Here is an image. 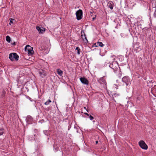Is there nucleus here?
<instances>
[{
	"label": "nucleus",
	"instance_id": "f257e3e1",
	"mask_svg": "<svg viewBox=\"0 0 156 156\" xmlns=\"http://www.w3.org/2000/svg\"><path fill=\"white\" fill-rule=\"evenodd\" d=\"M115 56L114 55H112L111 56V58H113V61L109 65V67L112 68L114 72L115 73L119 68L118 64L117 61H115Z\"/></svg>",
	"mask_w": 156,
	"mask_h": 156
},
{
	"label": "nucleus",
	"instance_id": "f03ea898",
	"mask_svg": "<svg viewBox=\"0 0 156 156\" xmlns=\"http://www.w3.org/2000/svg\"><path fill=\"white\" fill-rule=\"evenodd\" d=\"M122 81L123 83V85H126L127 86L130 84L131 80L128 76H125L122 78Z\"/></svg>",
	"mask_w": 156,
	"mask_h": 156
},
{
	"label": "nucleus",
	"instance_id": "7ed1b4c3",
	"mask_svg": "<svg viewBox=\"0 0 156 156\" xmlns=\"http://www.w3.org/2000/svg\"><path fill=\"white\" fill-rule=\"evenodd\" d=\"M25 51L26 52L28 53V55L29 56L32 55L34 53L33 48L29 45L26 46L25 48Z\"/></svg>",
	"mask_w": 156,
	"mask_h": 156
},
{
	"label": "nucleus",
	"instance_id": "20e7f679",
	"mask_svg": "<svg viewBox=\"0 0 156 156\" xmlns=\"http://www.w3.org/2000/svg\"><path fill=\"white\" fill-rule=\"evenodd\" d=\"M19 56L16 53H10L9 58L12 61L16 60L17 61L19 59Z\"/></svg>",
	"mask_w": 156,
	"mask_h": 156
},
{
	"label": "nucleus",
	"instance_id": "39448f33",
	"mask_svg": "<svg viewBox=\"0 0 156 156\" xmlns=\"http://www.w3.org/2000/svg\"><path fill=\"white\" fill-rule=\"evenodd\" d=\"M98 81L99 83L102 85L105 89H107V83L106 80L104 79V77L99 79Z\"/></svg>",
	"mask_w": 156,
	"mask_h": 156
},
{
	"label": "nucleus",
	"instance_id": "423d86ee",
	"mask_svg": "<svg viewBox=\"0 0 156 156\" xmlns=\"http://www.w3.org/2000/svg\"><path fill=\"white\" fill-rule=\"evenodd\" d=\"M139 145L140 147L142 149L147 150L148 148L147 145L143 140H140L139 142Z\"/></svg>",
	"mask_w": 156,
	"mask_h": 156
},
{
	"label": "nucleus",
	"instance_id": "0eeeda50",
	"mask_svg": "<svg viewBox=\"0 0 156 156\" xmlns=\"http://www.w3.org/2000/svg\"><path fill=\"white\" fill-rule=\"evenodd\" d=\"M76 19L78 20H80L82 18L83 16V12L81 10L79 9L76 12Z\"/></svg>",
	"mask_w": 156,
	"mask_h": 156
},
{
	"label": "nucleus",
	"instance_id": "6e6552de",
	"mask_svg": "<svg viewBox=\"0 0 156 156\" xmlns=\"http://www.w3.org/2000/svg\"><path fill=\"white\" fill-rule=\"evenodd\" d=\"M80 80L83 84L88 85L89 82L86 78L84 77H81L80 78Z\"/></svg>",
	"mask_w": 156,
	"mask_h": 156
},
{
	"label": "nucleus",
	"instance_id": "1a4fd4ad",
	"mask_svg": "<svg viewBox=\"0 0 156 156\" xmlns=\"http://www.w3.org/2000/svg\"><path fill=\"white\" fill-rule=\"evenodd\" d=\"M81 38L82 39L83 42L85 43H87L88 42V40L84 32L83 31H81Z\"/></svg>",
	"mask_w": 156,
	"mask_h": 156
},
{
	"label": "nucleus",
	"instance_id": "9d476101",
	"mask_svg": "<svg viewBox=\"0 0 156 156\" xmlns=\"http://www.w3.org/2000/svg\"><path fill=\"white\" fill-rule=\"evenodd\" d=\"M111 93L114 100L115 102V98L116 99H118L120 96V94L119 93H117L115 92H112Z\"/></svg>",
	"mask_w": 156,
	"mask_h": 156
},
{
	"label": "nucleus",
	"instance_id": "9b49d317",
	"mask_svg": "<svg viewBox=\"0 0 156 156\" xmlns=\"http://www.w3.org/2000/svg\"><path fill=\"white\" fill-rule=\"evenodd\" d=\"M36 28L39 33H43L44 31H45L44 29L43 28L40 27H39L37 26L36 27Z\"/></svg>",
	"mask_w": 156,
	"mask_h": 156
},
{
	"label": "nucleus",
	"instance_id": "f8f14e48",
	"mask_svg": "<svg viewBox=\"0 0 156 156\" xmlns=\"http://www.w3.org/2000/svg\"><path fill=\"white\" fill-rule=\"evenodd\" d=\"M113 3L112 1H109L108 3V6L111 9H113Z\"/></svg>",
	"mask_w": 156,
	"mask_h": 156
},
{
	"label": "nucleus",
	"instance_id": "ddd939ff",
	"mask_svg": "<svg viewBox=\"0 0 156 156\" xmlns=\"http://www.w3.org/2000/svg\"><path fill=\"white\" fill-rule=\"evenodd\" d=\"M95 47H98L100 46L101 47H103L105 45L104 44H103V43L101 42H98L97 43H95Z\"/></svg>",
	"mask_w": 156,
	"mask_h": 156
},
{
	"label": "nucleus",
	"instance_id": "4468645a",
	"mask_svg": "<svg viewBox=\"0 0 156 156\" xmlns=\"http://www.w3.org/2000/svg\"><path fill=\"white\" fill-rule=\"evenodd\" d=\"M39 74L40 76L42 77H44L46 75V73L44 71L42 70L41 71L39 72Z\"/></svg>",
	"mask_w": 156,
	"mask_h": 156
},
{
	"label": "nucleus",
	"instance_id": "2eb2a0df",
	"mask_svg": "<svg viewBox=\"0 0 156 156\" xmlns=\"http://www.w3.org/2000/svg\"><path fill=\"white\" fill-rule=\"evenodd\" d=\"M26 121L28 122H30L32 121V118L30 116H28L26 119Z\"/></svg>",
	"mask_w": 156,
	"mask_h": 156
},
{
	"label": "nucleus",
	"instance_id": "dca6fc26",
	"mask_svg": "<svg viewBox=\"0 0 156 156\" xmlns=\"http://www.w3.org/2000/svg\"><path fill=\"white\" fill-rule=\"evenodd\" d=\"M57 72L58 74L60 76H61L63 74V72L61 70L58 69H57Z\"/></svg>",
	"mask_w": 156,
	"mask_h": 156
},
{
	"label": "nucleus",
	"instance_id": "f3484780",
	"mask_svg": "<svg viewBox=\"0 0 156 156\" xmlns=\"http://www.w3.org/2000/svg\"><path fill=\"white\" fill-rule=\"evenodd\" d=\"M4 133V130L2 128H0V136L2 135Z\"/></svg>",
	"mask_w": 156,
	"mask_h": 156
},
{
	"label": "nucleus",
	"instance_id": "a211bd4d",
	"mask_svg": "<svg viewBox=\"0 0 156 156\" xmlns=\"http://www.w3.org/2000/svg\"><path fill=\"white\" fill-rule=\"evenodd\" d=\"M76 50L77 51V54L79 55L80 54V51L81 50L80 48L78 47H76Z\"/></svg>",
	"mask_w": 156,
	"mask_h": 156
},
{
	"label": "nucleus",
	"instance_id": "6ab92c4d",
	"mask_svg": "<svg viewBox=\"0 0 156 156\" xmlns=\"http://www.w3.org/2000/svg\"><path fill=\"white\" fill-rule=\"evenodd\" d=\"M6 41L8 42H10L11 41V38L9 36H7L6 37Z\"/></svg>",
	"mask_w": 156,
	"mask_h": 156
},
{
	"label": "nucleus",
	"instance_id": "aec40b11",
	"mask_svg": "<svg viewBox=\"0 0 156 156\" xmlns=\"http://www.w3.org/2000/svg\"><path fill=\"white\" fill-rule=\"evenodd\" d=\"M15 22V20L12 19H11L10 22L9 23V24L11 25L12 23H13Z\"/></svg>",
	"mask_w": 156,
	"mask_h": 156
},
{
	"label": "nucleus",
	"instance_id": "412c9836",
	"mask_svg": "<svg viewBox=\"0 0 156 156\" xmlns=\"http://www.w3.org/2000/svg\"><path fill=\"white\" fill-rule=\"evenodd\" d=\"M51 101L50 100H48V101L45 102L44 103L45 105H48L50 103H51Z\"/></svg>",
	"mask_w": 156,
	"mask_h": 156
},
{
	"label": "nucleus",
	"instance_id": "4be33fe9",
	"mask_svg": "<svg viewBox=\"0 0 156 156\" xmlns=\"http://www.w3.org/2000/svg\"><path fill=\"white\" fill-rule=\"evenodd\" d=\"M109 62L108 60H106L105 62L104 65L105 66H107L109 65Z\"/></svg>",
	"mask_w": 156,
	"mask_h": 156
},
{
	"label": "nucleus",
	"instance_id": "5701e85b",
	"mask_svg": "<svg viewBox=\"0 0 156 156\" xmlns=\"http://www.w3.org/2000/svg\"><path fill=\"white\" fill-rule=\"evenodd\" d=\"M49 131L48 130L44 131V133L46 135H48L49 134Z\"/></svg>",
	"mask_w": 156,
	"mask_h": 156
},
{
	"label": "nucleus",
	"instance_id": "b1692460",
	"mask_svg": "<svg viewBox=\"0 0 156 156\" xmlns=\"http://www.w3.org/2000/svg\"><path fill=\"white\" fill-rule=\"evenodd\" d=\"M26 97L28 99H29L31 101H33V100L29 96L26 95Z\"/></svg>",
	"mask_w": 156,
	"mask_h": 156
},
{
	"label": "nucleus",
	"instance_id": "393cba45",
	"mask_svg": "<svg viewBox=\"0 0 156 156\" xmlns=\"http://www.w3.org/2000/svg\"><path fill=\"white\" fill-rule=\"evenodd\" d=\"M89 118L91 120H92L94 119V118L92 116H91V115H90L89 116H88Z\"/></svg>",
	"mask_w": 156,
	"mask_h": 156
},
{
	"label": "nucleus",
	"instance_id": "a878e982",
	"mask_svg": "<svg viewBox=\"0 0 156 156\" xmlns=\"http://www.w3.org/2000/svg\"><path fill=\"white\" fill-rule=\"evenodd\" d=\"M152 3V4H154V5H155V0H151V2H150V4H151V3Z\"/></svg>",
	"mask_w": 156,
	"mask_h": 156
},
{
	"label": "nucleus",
	"instance_id": "bb28decb",
	"mask_svg": "<svg viewBox=\"0 0 156 156\" xmlns=\"http://www.w3.org/2000/svg\"><path fill=\"white\" fill-rule=\"evenodd\" d=\"M153 15L156 18V9H155V10Z\"/></svg>",
	"mask_w": 156,
	"mask_h": 156
},
{
	"label": "nucleus",
	"instance_id": "cd10ccee",
	"mask_svg": "<svg viewBox=\"0 0 156 156\" xmlns=\"http://www.w3.org/2000/svg\"><path fill=\"white\" fill-rule=\"evenodd\" d=\"M95 143L96 144H97L98 143V140L96 141Z\"/></svg>",
	"mask_w": 156,
	"mask_h": 156
},
{
	"label": "nucleus",
	"instance_id": "c85d7f7f",
	"mask_svg": "<svg viewBox=\"0 0 156 156\" xmlns=\"http://www.w3.org/2000/svg\"><path fill=\"white\" fill-rule=\"evenodd\" d=\"M84 114L86 115L87 114V113H86V112H85V113H84Z\"/></svg>",
	"mask_w": 156,
	"mask_h": 156
},
{
	"label": "nucleus",
	"instance_id": "c756f323",
	"mask_svg": "<svg viewBox=\"0 0 156 156\" xmlns=\"http://www.w3.org/2000/svg\"><path fill=\"white\" fill-rule=\"evenodd\" d=\"M87 116H89L90 115H89L87 113V114L86 115Z\"/></svg>",
	"mask_w": 156,
	"mask_h": 156
},
{
	"label": "nucleus",
	"instance_id": "7c9ffc66",
	"mask_svg": "<svg viewBox=\"0 0 156 156\" xmlns=\"http://www.w3.org/2000/svg\"><path fill=\"white\" fill-rule=\"evenodd\" d=\"M149 25L150 26H151V25H152V23L151 22V23H150Z\"/></svg>",
	"mask_w": 156,
	"mask_h": 156
},
{
	"label": "nucleus",
	"instance_id": "2f4dec72",
	"mask_svg": "<svg viewBox=\"0 0 156 156\" xmlns=\"http://www.w3.org/2000/svg\"><path fill=\"white\" fill-rule=\"evenodd\" d=\"M74 128H76V129H77V128L76 127V126H74Z\"/></svg>",
	"mask_w": 156,
	"mask_h": 156
},
{
	"label": "nucleus",
	"instance_id": "473e14b6",
	"mask_svg": "<svg viewBox=\"0 0 156 156\" xmlns=\"http://www.w3.org/2000/svg\"><path fill=\"white\" fill-rule=\"evenodd\" d=\"M69 129H70V128H69H69H68V130H69Z\"/></svg>",
	"mask_w": 156,
	"mask_h": 156
},
{
	"label": "nucleus",
	"instance_id": "72a5a7b5",
	"mask_svg": "<svg viewBox=\"0 0 156 156\" xmlns=\"http://www.w3.org/2000/svg\"><path fill=\"white\" fill-rule=\"evenodd\" d=\"M86 110H87V112H88V110H87V109H86Z\"/></svg>",
	"mask_w": 156,
	"mask_h": 156
},
{
	"label": "nucleus",
	"instance_id": "f704fd0d",
	"mask_svg": "<svg viewBox=\"0 0 156 156\" xmlns=\"http://www.w3.org/2000/svg\"><path fill=\"white\" fill-rule=\"evenodd\" d=\"M84 108L85 109H86V108L85 107H84Z\"/></svg>",
	"mask_w": 156,
	"mask_h": 156
},
{
	"label": "nucleus",
	"instance_id": "c9c22d12",
	"mask_svg": "<svg viewBox=\"0 0 156 156\" xmlns=\"http://www.w3.org/2000/svg\"><path fill=\"white\" fill-rule=\"evenodd\" d=\"M95 19L94 18H93V20H94Z\"/></svg>",
	"mask_w": 156,
	"mask_h": 156
},
{
	"label": "nucleus",
	"instance_id": "e433bc0d",
	"mask_svg": "<svg viewBox=\"0 0 156 156\" xmlns=\"http://www.w3.org/2000/svg\"><path fill=\"white\" fill-rule=\"evenodd\" d=\"M76 132H77L78 133V130H77Z\"/></svg>",
	"mask_w": 156,
	"mask_h": 156
},
{
	"label": "nucleus",
	"instance_id": "4c0bfd02",
	"mask_svg": "<svg viewBox=\"0 0 156 156\" xmlns=\"http://www.w3.org/2000/svg\"><path fill=\"white\" fill-rule=\"evenodd\" d=\"M70 127H71V126H69V128H70Z\"/></svg>",
	"mask_w": 156,
	"mask_h": 156
},
{
	"label": "nucleus",
	"instance_id": "58836bf2",
	"mask_svg": "<svg viewBox=\"0 0 156 156\" xmlns=\"http://www.w3.org/2000/svg\"><path fill=\"white\" fill-rule=\"evenodd\" d=\"M58 149H57V150H56L57 151H58Z\"/></svg>",
	"mask_w": 156,
	"mask_h": 156
}]
</instances>
